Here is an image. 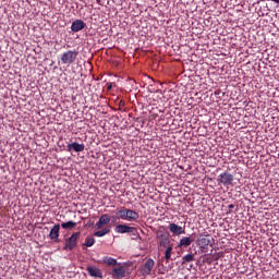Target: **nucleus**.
<instances>
[{
	"instance_id": "obj_1",
	"label": "nucleus",
	"mask_w": 279,
	"mask_h": 279,
	"mask_svg": "<svg viewBox=\"0 0 279 279\" xmlns=\"http://www.w3.org/2000/svg\"><path fill=\"white\" fill-rule=\"evenodd\" d=\"M77 56H80L77 50H68L61 54V62L62 64H73L77 60Z\"/></svg>"
},
{
	"instance_id": "obj_2",
	"label": "nucleus",
	"mask_w": 279,
	"mask_h": 279,
	"mask_svg": "<svg viewBox=\"0 0 279 279\" xmlns=\"http://www.w3.org/2000/svg\"><path fill=\"white\" fill-rule=\"evenodd\" d=\"M82 235V233L78 232H74L66 241H65V245L63 246V250H70L73 251L75 250V247H77V241H80V236Z\"/></svg>"
},
{
	"instance_id": "obj_3",
	"label": "nucleus",
	"mask_w": 279,
	"mask_h": 279,
	"mask_svg": "<svg viewBox=\"0 0 279 279\" xmlns=\"http://www.w3.org/2000/svg\"><path fill=\"white\" fill-rule=\"evenodd\" d=\"M217 182L223 184V186H231L232 182H234V175L228 171L222 172L219 174Z\"/></svg>"
},
{
	"instance_id": "obj_4",
	"label": "nucleus",
	"mask_w": 279,
	"mask_h": 279,
	"mask_svg": "<svg viewBox=\"0 0 279 279\" xmlns=\"http://www.w3.org/2000/svg\"><path fill=\"white\" fill-rule=\"evenodd\" d=\"M155 265L156 262H154L151 258H148L140 270L142 276H150Z\"/></svg>"
},
{
	"instance_id": "obj_5",
	"label": "nucleus",
	"mask_w": 279,
	"mask_h": 279,
	"mask_svg": "<svg viewBox=\"0 0 279 279\" xmlns=\"http://www.w3.org/2000/svg\"><path fill=\"white\" fill-rule=\"evenodd\" d=\"M157 239H160L159 245H158L159 250H167L171 247V240L169 239L168 235L159 234L157 235Z\"/></svg>"
},
{
	"instance_id": "obj_6",
	"label": "nucleus",
	"mask_w": 279,
	"mask_h": 279,
	"mask_svg": "<svg viewBox=\"0 0 279 279\" xmlns=\"http://www.w3.org/2000/svg\"><path fill=\"white\" fill-rule=\"evenodd\" d=\"M134 230H136V228L130 227L128 225H118L114 229L117 234H130L134 232Z\"/></svg>"
},
{
	"instance_id": "obj_7",
	"label": "nucleus",
	"mask_w": 279,
	"mask_h": 279,
	"mask_svg": "<svg viewBox=\"0 0 279 279\" xmlns=\"http://www.w3.org/2000/svg\"><path fill=\"white\" fill-rule=\"evenodd\" d=\"M110 223V216L108 214H104L100 216L98 222L95 225L96 230H101L104 226H108Z\"/></svg>"
},
{
	"instance_id": "obj_8",
	"label": "nucleus",
	"mask_w": 279,
	"mask_h": 279,
	"mask_svg": "<svg viewBox=\"0 0 279 279\" xmlns=\"http://www.w3.org/2000/svg\"><path fill=\"white\" fill-rule=\"evenodd\" d=\"M87 272L92 278H104V272H101V269L96 266H87Z\"/></svg>"
},
{
	"instance_id": "obj_9",
	"label": "nucleus",
	"mask_w": 279,
	"mask_h": 279,
	"mask_svg": "<svg viewBox=\"0 0 279 279\" xmlns=\"http://www.w3.org/2000/svg\"><path fill=\"white\" fill-rule=\"evenodd\" d=\"M168 228H169L170 232H172V234H177L178 236H180V234H186L185 229L177 223L172 222L169 225Z\"/></svg>"
},
{
	"instance_id": "obj_10",
	"label": "nucleus",
	"mask_w": 279,
	"mask_h": 279,
	"mask_svg": "<svg viewBox=\"0 0 279 279\" xmlns=\"http://www.w3.org/2000/svg\"><path fill=\"white\" fill-rule=\"evenodd\" d=\"M209 244H210V239L208 238H198L196 240V245L199 247L202 252H206V250H208Z\"/></svg>"
},
{
	"instance_id": "obj_11",
	"label": "nucleus",
	"mask_w": 279,
	"mask_h": 279,
	"mask_svg": "<svg viewBox=\"0 0 279 279\" xmlns=\"http://www.w3.org/2000/svg\"><path fill=\"white\" fill-rule=\"evenodd\" d=\"M86 27V23L82 20H75L72 22L71 31L74 33L82 32Z\"/></svg>"
},
{
	"instance_id": "obj_12",
	"label": "nucleus",
	"mask_w": 279,
	"mask_h": 279,
	"mask_svg": "<svg viewBox=\"0 0 279 279\" xmlns=\"http://www.w3.org/2000/svg\"><path fill=\"white\" fill-rule=\"evenodd\" d=\"M111 276L112 278H118V279L125 278V267L119 266L113 268L111 271Z\"/></svg>"
},
{
	"instance_id": "obj_13",
	"label": "nucleus",
	"mask_w": 279,
	"mask_h": 279,
	"mask_svg": "<svg viewBox=\"0 0 279 279\" xmlns=\"http://www.w3.org/2000/svg\"><path fill=\"white\" fill-rule=\"evenodd\" d=\"M86 149V146L84 144H80L77 142H73L72 144L68 145V151H84Z\"/></svg>"
},
{
	"instance_id": "obj_14",
	"label": "nucleus",
	"mask_w": 279,
	"mask_h": 279,
	"mask_svg": "<svg viewBox=\"0 0 279 279\" xmlns=\"http://www.w3.org/2000/svg\"><path fill=\"white\" fill-rule=\"evenodd\" d=\"M138 219H141L138 211L126 208V221H138Z\"/></svg>"
},
{
	"instance_id": "obj_15",
	"label": "nucleus",
	"mask_w": 279,
	"mask_h": 279,
	"mask_svg": "<svg viewBox=\"0 0 279 279\" xmlns=\"http://www.w3.org/2000/svg\"><path fill=\"white\" fill-rule=\"evenodd\" d=\"M60 236V225H54L49 233V239H51V241H57Z\"/></svg>"
},
{
	"instance_id": "obj_16",
	"label": "nucleus",
	"mask_w": 279,
	"mask_h": 279,
	"mask_svg": "<svg viewBox=\"0 0 279 279\" xmlns=\"http://www.w3.org/2000/svg\"><path fill=\"white\" fill-rule=\"evenodd\" d=\"M195 241L194 235L184 236L179 242V247H189Z\"/></svg>"
},
{
	"instance_id": "obj_17",
	"label": "nucleus",
	"mask_w": 279,
	"mask_h": 279,
	"mask_svg": "<svg viewBox=\"0 0 279 279\" xmlns=\"http://www.w3.org/2000/svg\"><path fill=\"white\" fill-rule=\"evenodd\" d=\"M102 263L107 265V267H117V265H121L114 257L108 256L102 257Z\"/></svg>"
},
{
	"instance_id": "obj_18",
	"label": "nucleus",
	"mask_w": 279,
	"mask_h": 279,
	"mask_svg": "<svg viewBox=\"0 0 279 279\" xmlns=\"http://www.w3.org/2000/svg\"><path fill=\"white\" fill-rule=\"evenodd\" d=\"M118 219H122V221H128V208L123 207L116 213Z\"/></svg>"
},
{
	"instance_id": "obj_19",
	"label": "nucleus",
	"mask_w": 279,
	"mask_h": 279,
	"mask_svg": "<svg viewBox=\"0 0 279 279\" xmlns=\"http://www.w3.org/2000/svg\"><path fill=\"white\" fill-rule=\"evenodd\" d=\"M75 226H77V222H74L73 220L61 223V228H63V230H73Z\"/></svg>"
},
{
	"instance_id": "obj_20",
	"label": "nucleus",
	"mask_w": 279,
	"mask_h": 279,
	"mask_svg": "<svg viewBox=\"0 0 279 279\" xmlns=\"http://www.w3.org/2000/svg\"><path fill=\"white\" fill-rule=\"evenodd\" d=\"M194 260H195V255L193 253H190L182 257V265H185V263H193Z\"/></svg>"
},
{
	"instance_id": "obj_21",
	"label": "nucleus",
	"mask_w": 279,
	"mask_h": 279,
	"mask_svg": "<svg viewBox=\"0 0 279 279\" xmlns=\"http://www.w3.org/2000/svg\"><path fill=\"white\" fill-rule=\"evenodd\" d=\"M106 234H110V227H107L100 231H96L94 233V236H98V238H101V236H106Z\"/></svg>"
},
{
	"instance_id": "obj_22",
	"label": "nucleus",
	"mask_w": 279,
	"mask_h": 279,
	"mask_svg": "<svg viewBox=\"0 0 279 279\" xmlns=\"http://www.w3.org/2000/svg\"><path fill=\"white\" fill-rule=\"evenodd\" d=\"M173 252V246H168V248H166V252H165V258L167 260H171V254Z\"/></svg>"
},
{
	"instance_id": "obj_23",
	"label": "nucleus",
	"mask_w": 279,
	"mask_h": 279,
	"mask_svg": "<svg viewBox=\"0 0 279 279\" xmlns=\"http://www.w3.org/2000/svg\"><path fill=\"white\" fill-rule=\"evenodd\" d=\"M85 247H93L95 245V240L94 238H86L85 239Z\"/></svg>"
},
{
	"instance_id": "obj_24",
	"label": "nucleus",
	"mask_w": 279,
	"mask_h": 279,
	"mask_svg": "<svg viewBox=\"0 0 279 279\" xmlns=\"http://www.w3.org/2000/svg\"><path fill=\"white\" fill-rule=\"evenodd\" d=\"M214 95H221V89L215 90Z\"/></svg>"
},
{
	"instance_id": "obj_25",
	"label": "nucleus",
	"mask_w": 279,
	"mask_h": 279,
	"mask_svg": "<svg viewBox=\"0 0 279 279\" xmlns=\"http://www.w3.org/2000/svg\"><path fill=\"white\" fill-rule=\"evenodd\" d=\"M119 106H125V101L120 100Z\"/></svg>"
},
{
	"instance_id": "obj_26",
	"label": "nucleus",
	"mask_w": 279,
	"mask_h": 279,
	"mask_svg": "<svg viewBox=\"0 0 279 279\" xmlns=\"http://www.w3.org/2000/svg\"><path fill=\"white\" fill-rule=\"evenodd\" d=\"M272 3H276L277 5H279V0H271Z\"/></svg>"
},
{
	"instance_id": "obj_27",
	"label": "nucleus",
	"mask_w": 279,
	"mask_h": 279,
	"mask_svg": "<svg viewBox=\"0 0 279 279\" xmlns=\"http://www.w3.org/2000/svg\"><path fill=\"white\" fill-rule=\"evenodd\" d=\"M107 89L112 90V84L108 85Z\"/></svg>"
},
{
	"instance_id": "obj_28",
	"label": "nucleus",
	"mask_w": 279,
	"mask_h": 279,
	"mask_svg": "<svg viewBox=\"0 0 279 279\" xmlns=\"http://www.w3.org/2000/svg\"><path fill=\"white\" fill-rule=\"evenodd\" d=\"M228 208H229L230 210H232V208H234V205L230 204V205L228 206Z\"/></svg>"
},
{
	"instance_id": "obj_29",
	"label": "nucleus",
	"mask_w": 279,
	"mask_h": 279,
	"mask_svg": "<svg viewBox=\"0 0 279 279\" xmlns=\"http://www.w3.org/2000/svg\"><path fill=\"white\" fill-rule=\"evenodd\" d=\"M223 95H226V93H222V97H223Z\"/></svg>"
},
{
	"instance_id": "obj_30",
	"label": "nucleus",
	"mask_w": 279,
	"mask_h": 279,
	"mask_svg": "<svg viewBox=\"0 0 279 279\" xmlns=\"http://www.w3.org/2000/svg\"><path fill=\"white\" fill-rule=\"evenodd\" d=\"M259 1H267V0H259Z\"/></svg>"
}]
</instances>
